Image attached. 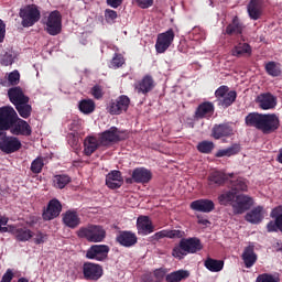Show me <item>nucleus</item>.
Listing matches in <instances>:
<instances>
[{
	"mask_svg": "<svg viewBox=\"0 0 282 282\" xmlns=\"http://www.w3.org/2000/svg\"><path fill=\"white\" fill-rule=\"evenodd\" d=\"M248 127H256L262 133H274L280 127L279 117L274 113L261 115L257 112L249 113L246 117Z\"/></svg>",
	"mask_w": 282,
	"mask_h": 282,
	"instance_id": "nucleus-1",
	"label": "nucleus"
},
{
	"mask_svg": "<svg viewBox=\"0 0 282 282\" xmlns=\"http://www.w3.org/2000/svg\"><path fill=\"white\" fill-rule=\"evenodd\" d=\"M78 237H84L91 243H100L107 237V231L98 225H90L86 228H80L77 232Z\"/></svg>",
	"mask_w": 282,
	"mask_h": 282,
	"instance_id": "nucleus-2",
	"label": "nucleus"
},
{
	"mask_svg": "<svg viewBox=\"0 0 282 282\" xmlns=\"http://www.w3.org/2000/svg\"><path fill=\"white\" fill-rule=\"evenodd\" d=\"M19 15L22 19L23 28H32V25L41 20V10L35 4H29L20 9Z\"/></svg>",
	"mask_w": 282,
	"mask_h": 282,
	"instance_id": "nucleus-3",
	"label": "nucleus"
},
{
	"mask_svg": "<svg viewBox=\"0 0 282 282\" xmlns=\"http://www.w3.org/2000/svg\"><path fill=\"white\" fill-rule=\"evenodd\" d=\"M46 32L51 36H56L61 34L63 30V15L58 11H52L48 17L46 18Z\"/></svg>",
	"mask_w": 282,
	"mask_h": 282,
	"instance_id": "nucleus-4",
	"label": "nucleus"
},
{
	"mask_svg": "<svg viewBox=\"0 0 282 282\" xmlns=\"http://www.w3.org/2000/svg\"><path fill=\"white\" fill-rule=\"evenodd\" d=\"M17 110L10 106H4L0 108V131H9L10 127L14 124L17 120Z\"/></svg>",
	"mask_w": 282,
	"mask_h": 282,
	"instance_id": "nucleus-5",
	"label": "nucleus"
},
{
	"mask_svg": "<svg viewBox=\"0 0 282 282\" xmlns=\"http://www.w3.org/2000/svg\"><path fill=\"white\" fill-rule=\"evenodd\" d=\"M98 135L102 147H111V144H116V142L124 140V132H121L116 127H111Z\"/></svg>",
	"mask_w": 282,
	"mask_h": 282,
	"instance_id": "nucleus-6",
	"label": "nucleus"
},
{
	"mask_svg": "<svg viewBox=\"0 0 282 282\" xmlns=\"http://www.w3.org/2000/svg\"><path fill=\"white\" fill-rule=\"evenodd\" d=\"M173 41H175V32H173V29L159 34L155 43L156 54H164V52L173 45Z\"/></svg>",
	"mask_w": 282,
	"mask_h": 282,
	"instance_id": "nucleus-7",
	"label": "nucleus"
},
{
	"mask_svg": "<svg viewBox=\"0 0 282 282\" xmlns=\"http://www.w3.org/2000/svg\"><path fill=\"white\" fill-rule=\"evenodd\" d=\"M215 96L221 107H230L237 99V93L229 90L228 86H220L216 91Z\"/></svg>",
	"mask_w": 282,
	"mask_h": 282,
	"instance_id": "nucleus-8",
	"label": "nucleus"
},
{
	"mask_svg": "<svg viewBox=\"0 0 282 282\" xmlns=\"http://www.w3.org/2000/svg\"><path fill=\"white\" fill-rule=\"evenodd\" d=\"M253 205L254 200L252 199V197L246 194L237 195L235 203H232L234 213L236 215H243V213L246 210H250Z\"/></svg>",
	"mask_w": 282,
	"mask_h": 282,
	"instance_id": "nucleus-9",
	"label": "nucleus"
},
{
	"mask_svg": "<svg viewBox=\"0 0 282 282\" xmlns=\"http://www.w3.org/2000/svg\"><path fill=\"white\" fill-rule=\"evenodd\" d=\"M129 104H130L129 97L122 95L116 100H112L109 102L108 111L112 116H120L122 111H127V109H129Z\"/></svg>",
	"mask_w": 282,
	"mask_h": 282,
	"instance_id": "nucleus-10",
	"label": "nucleus"
},
{
	"mask_svg": "<svg viewBox=\"0 0 282 282\" xmlns=\"http://www.w3.org/2000/svg\"><path fill=\"white\" fill-rule=\"evenodd\" d=\"M108 254H109V246L94 245L87 250L86 258L94 259L95 261H105Z\"/></svg>",
	"mask_w": 282,
	"mask_h": 282,
	"instance_id": "nucleus-11",
	"label": "nucleus"
},
{
	"mask_svg": "<svg viewBox=\"0 0 282 282\" xmlns=\"http://www.w3.org/2000/svg\"><path fill=\"white\" fill-rule=\"evenodd\" d=\"M9 131L12 133V135H32V127H30L28 121L19 118V115L17 116Z\"/></svg>",
	"mask_w": 282,
	"mask_h": 282,
	"instance_id": "nucleus-12",
	"label": "nucleus"
},
{
	"mask_svg": "<svg viewBox=\"0 0 282 282\" xmlns=\"http://www.w3.org/2000/svg\"><path fill=\"white\" fill-rule=\"evenodd\" d=\"M84 278L87 281H98L102 276V267L100 264L86 262L83 265Z\"/></svg>",
	"mask_w": 282,
	"mask_h": 282,
	"instance_id": "nucleus-13",
	"label": "nucleus"
},
{
	"mask_svg": "<svg viewBox=\"0 0 282 282\" xmlns=\"http://www.w3.org/2000/svg\"><path fill=\"white\" fill-rule=\"evenodd\" d=\"M21 149V141L15 137H4L0 140V151L10 154Z\"/></svg>",
	"mask_w": 282,
	"mask_h": 282,
	"instance_id": "nucleus-14",
	"label": "nucleus"
},
{
	"mask_svg": "<svg viewBox=\"0 0 282 282\" xmlns=\"http://www.w3.org/2000/svg\"><path fill=\"white\" fill-rule=\"evenodd\" d=\"M256 102L260 109H263L264 111H268L270 109H274L276 107V97L270 93L260 94Z\"/></svg>",
	"mask_w": 282,
	"mask_h": 282,
	"instance_id": "nucleus-15",
	"label": "nucleus"
},
{
	"mask_svg": "<svg viewBox=\"0 0 282 282\" xmlns=\"http://www.w3.org/2000/svg\"><path fill=\"white\" fill-rule=\"evenodd\" d=\"M61 210H63L61 202H58V199H52L43 213V219H45V221H52V219H56V217L61 215Z\"/></svg>",
	"mask_w": 282,
	"mask_h": 282,
	"instance_id": "nucleus-16",
	"label": "nucleus"
},
{
	"mask_svg": "<svg viewBox=\"0 0 282 282\" xmlns=\"http://www.w3.org/2000/svg\"><path fill=\"white\" fill-rule=\"evenodd\" d=\"M102 147V143L100 141V137L96 135H88L84 140V153L85 155H93Z\"/></svg>",
	"mask_w": 282,
	"mask_h": 282,
	"instance_id": "nucleus-17",
	"label": "nucleus"
},
{
	"mask_svg": "<svg viewBox=\"0 0 282 282\" xmlns=\"http://www.w3.org/2000/svg\"><path fill=\"white\" fill-rule=\"evenodd\" d=\"M247 12L252 21H259L263 14V0H250Z\"/></svg>",
	"mask_w": 282,
	"mask_h": 282,
	"instance_id": "nucleus-18",
	"label": "nucleus"
},
{
	"mask_svg": "<svg viewBox=\"0 0 282 282\" xmlns=\"http://www.w3.org/2000/svg\"><path fill=\"white\" fill-rule=\"evenodd\" d=\"M137 230L139 235H151L153 230H155V227H153V223L149 218V216H140L137 219Z\"/></svg>",
	"mask_w": 282,
	"mask_h": 282,
	"instance_id": "nucleus-19",
	"label": "nucleus"
},
{
	"mask_svg": "<svg viewBox=\"0 0 282 282\" xmlns=\"http://www.w3.org/2000/svg\"><path fill=\"white\" fill-rule=\"evenodd\" d=\"M8 96L10 102L17 107L18 105H21L22 102H30V98L23 94V90L19 87H13L8 90Z\"/></svg>",
	"mask_w": 282,
	"mask_h": 282,
	"instance_id": "nucleus-20",
	"label": "nucleus"
},
{
	"mask_svg": "<svg viewBox=\"0 0 282 282\" xmlns=\"http://www.w3.org/2000/svg\"><path fill=\"white\" fill-rule=\"evenodd\" d=\"M191 208L197 213H213L215 203L210 199H198L191 203Z\"/></svg>",
	"mask_w": 282,
	"mask_h": 282,
	"instance_id": "nucleus-21",
	"label": "nucleus"
},
{
	"mask_svg": "<svg viewBox=\"0 0 282 282\" xmlns=\"http://www.w3.org/2000/svg\"><path fill=\"white\" fill-rule=\"evenodd\" d=\"M122 184H123V180L120 171H116V170L111 171L106 176V185L108 186V188H120Z\"/></svg>",
	"mask_w": 282,
	"mask_h": 282,
	"instance_id": "nucleus-22",
	"label": "nucleus"
},
{
	"mask_svg": "<svg viewBox=\"0 0 282 282\" xmlns=\"http://www.w3.org/2000/svg\"><path fill=\"white\" fill-rule=\"evenodd\" d=\"M151 171L144 169V167H139L135 169L132 172V180L133 182H137L138 184H147L151 182Z\"/></svg>",
	"mask_w": 282,
	"mask_h": 282,
	"instance_id": "nucleus-23",
	"label": "nucleus"
},
{
	"mask_svg": "<svg viewBox=\"0 0 282 282\" xmlns=\"http://www.w3.org/2000/svg\"><path fill=\"white\" fill-rule=\"evenodd\" d=\"M11 228H13V230H9V232L14 235L18 241H30V239L34 237V234H32V230L25 227H14L11 225Z\"/></svg>",
	"mask_w": 282,
	"mask_h": 282,
	"instance_id": "nucleus-24",
	"label": "nucleus"
},
{
	"mask_svg": "<svg viewBox=\"0 0 282 282\" xmlns=\"http://www.w3.org/2000/svg\"><path fill=\"white\" fill-rule=\"evenodd\" d=\"M264 217L265 212L263 210V207L258 206L253 208L251 212L247 213L246 221H249V224H261Z\"/></svg>",
	"mask_w": 282,
	"mask_h": 282,
	"instance_id": "nucleus-25",
	"label": "nucleus"
},
{
	"mask_svg": "<svg viewBox=\"0 0 282 282\" xmlns=\"http://www.w3.org/2000/svg\"><path fill=\"white\" fill-rule=\"evenodd\" d=\"M182 239L184 231L181 230H161L152 236L153 241H160V239Z\"/></svg>",
	"mask_w": 282,
	"mask_h": 282,
	"instance_id": "nucleus-26",
	"label": "nucleus"
},
{
	"mask_svg": "<svg viewBox=\"0 0 282 282\" xmlns=\"http://www.w3.org/2000/svg\"><path fill=\"white\" fill-rule=\"evenodd\" d=\"M242 261L246 268H252L257 263V253H254V246L250 245L245 248L242 252Z\"/></svg>",
	"mask_w": 282,
	"mask_h": 282,
	"instance_id": "nucleus-27",
	"label": "nucleus"
},
{
	"mask_svg": "<svg viewBox=\"0 0 282 282\" xmlns=\"http://www.w3.org/2000/svg\"><path fill=\"white\" fill-rule=\"evenodd\" d=\"M153 87H155V82H153V77L149 75L135 84V89L139 94H149Z\"/></svg>",
	"mask_w": 282,
	"mask_h": 282,
	"instance_id": "nucleus-28",
	"label": "nucleus"
},
{
	"mask_svg": "<svg viewBox=\"0 0 282 282\" xmlns=\"http://www.w3.org/2000/svg\"><path fill=\"white\" fill-rule=\"evenodd\" d=\"M182 246L185 247L187 254H195V252H199L202 250V242L197 238H188L182 239Z\"/></svg>",
	"mask_w": 282,
	"mask_h": 282,
	"instance_id": "nucleus-29",
	"label": "nucleus"
},
{
	"mask_svg": "<svg viewBox=\"0 0 282 282\" xmlns=\"http://www.w3.org/2000/svg\"><path fill=\"white\" fill-rule=\"evenodd\" d=\"M117 241L126 248H131V246H135V243H138V237L132 232L123 231L117 237Z\"/></svg>",
	"mask_w": 282,
	"mask_h": 282,
	"instance_id": "nucleus-30",
	"label": "nucleus"
},
{
	"mask_svg": "<svg viewBox=\"0 0 282 282\" xmlns=\"http://www.w3.org/2000/svg\"><path fill=\"white\" fill-rule=\"evenodd\" d=\"M63 221L68 228H78L80 226V217L76 212H66L63 216Z\"/></svg>",
	"mask_w": 282,
	"mask_h": 282,
	"instance_id": "nucleus-31",
	"label": "nucleus"
},
{
	"mask_svg": "<svg viewBox=\"0 0 282 282\" xmlns=\"http://www.w3.org/2000/svg\"><path fill=\"white\" fill-rule=\"evenodd\" d=\"M226 180H232V174H226L224 172L214 171L209 174L208 182L209 184H216L217 186H221Z\"/></svg>",
	"mask_w": 282,
	"mask_h": 282,
	"instance_id": "nucleus-32",
	"label": "nucleus"
},
{
	"mask_svg": "<svg viewBox=\"0 0 282 282\" xmlns=\"http://www.w3.org/2000/svg\"><path fill=\"white\" fill-rule=\"evenodd\" d=\"M228 135H232V128H230V126L219 124L213 128V138H215V140H219Z\"/></svg>",
	"mask_w": 282,
	"mask_h": 282,
	"instance_id": "nucleus-33",
	"label": "nucleus"
},
{
	"mask_svg": "<svg viewBox=\"0 0 282 282\" xmlns=\"http://www.w3.org/2000/svg\"><path fill=\"white\" fill-rule=\"evenodd\" d=\"M236 199H237V192H234L232 189L226 191L218 196V202H219V204H221V206H228V204H230V206H232V204H235Z\"/></svg>",
	"mask_w": 282,
	"mask_h": 282,
	"instance_id": "nucleus-34",
	"label": "nucleus"
},
{
	"mask_svg": "<svg viewBox=\"0 0 282 282\" xmlns=\"http://www.w3.org/2000/svg\"><path fill=\"white\" fill-rule=\"evenodd\" d=\"M167 270L164 271V269H156L153 273H147L142 278V282H158L162 281L164 276H166Z\"/></svg>",
	"mask_w": 282,
	"mask_h": 282,
	"instance_id": "nucleus-35",
	"label": "nucleus"
},
{
	"mask_svg": "<svg viewBox=\"0 0 282 282\" xmlns=\"http://www.w3.org/2000/svg\"><path fill=\"white\" fill-rule=\"evenodd\" d=\"M213 104L210 102H203L198 106L196 110V118H210L214 111Z\"/></svg>",
	"mask_w": 282,
	"mask_h": 282,
	"instance_id": "nucleus-36",
	"label": "nucleus"
},
{
	"mask_svg": "<svg viewBox=\"0 0 282 282\" xmlns=\"http://www.w3.org/2000/svg\"><path fill=\"white\" fill-rule=\"evenodd\" d=\"M188 276H191V272H188L186 270H178V271L167 274L166 281L167 282H180V281H184V279H188Z\"/></svg>",
	"mask_w": 282,
	"mask_h": 282,
	"instance_id": "nucleus-37",
	"label": "nucleus"
},
{
	"mask_svg": "<svg viewBox=\"0 0 282 282\" xmlns=\"http://www.w3.org/2000/svg\"><path fill=\"white\" fill-rule=\"evenodd\" d=\"M239 151H241L239 144H234L229 148L218 150L216 153V158H230L231 155H237Z\"/></svg>",
	"mask_w": 282,
	"mask_h": 282,
	"instance_id": "nucleus-38",
	"label": "nucleus"
},
{
	"mask_svg": "<svg viewBox=\"0 0 282 282\" xmlns=\"http://www.w3.org/2000/svg\"><path fill=\"white\" fill-rule=\"evenodd\" d=\"M205 268H207L209 272H221V270H224V261L209 258L205 261Z\"/></svg>",
	"mask_w": 282,
	"mask_h": 282,
	"instance_id": "nucleus-39",
	"label": "nucleus"
},
{
	"mask_svg": "<svg viewBox=\"0 0 282 282\" xmlns=\"http://www.w3.org/2000/svg\"><path fill=\"white\" fill-rule=\"evenodd\" d=\"M243 54H252V48L248 45V43H239L232 50L234 56H243Z\"/></svg>",
	"mask_w": 282,
	"mask_h": 282,
	"instance_id": "nucleus-40",
	"label": "nucleus"
},
{
	"mask_svg": "<svg viewBox=\"0 0 282 282\" xmlns=\"http://www.w3.org/2000/svg\"><path fill=\"white\" fill-rule=\"evenodd\" d=\"M69 182H72V178L65 174L55 175L53 177V186H55V188H65Z\"/></svg>",
	"mask_w": 282,
	"mask_h": 282,
	"instance_id": "nucleus-41",
	"label": "nucleus"
},
{
	"mask_svg": "<svg viewBox=\"0 0 282 282\" xmlns=\"http://www.w3.org/2000/svg\"><path fill=\"white\" fill-rule=\"evenodd\" d=\"M15 109L21 118L28 119L32 116V106L28 102L18 104Z\"/></svg>",
	"mask_w": 282,
	"mask_h": 282,
	"instance_id": "nucleus-42",
	"label": "nucleus"
},
{
	"mask_svg": "<svg viewBox=\"0 0 282 282\" xmlns=\"http://www.w3.org/2000/svg\"><path fill=\"white\" fill-rule=\"evenodd\" d=\"M243 25L239 23V19L235 18L232 23L227 26L226 34H241Z\"/></svg>",
	"mask_w": 282,
	"mask_h": 282,
	"instance_id": "nucleus-43",
	"label": "nucleus"
},
{
	"mask_svg": "<svg viewBox=\"0 0 282 282\" xmlns=\"http://www.w3.org/2000/svg\"><path fill=\"white\" fill-rule=\"evenodd\" d=\"M265 72L267 74H269V76H280L281 75V64L276 63V62H269L265 65Z\"/></svg>",
	"mask_w": 282,
	"mask_h": 282,
	"instance_id": "nucleus-44",
	"label": "nucleus"
},
{
	"mask_svg": "<svg viewBox=\"0 0 282 282\" xmlns=\"http://www.w3.org/2000/svg\"><path fill=\"white\" fill-rule=\"evenodd\" d=\"M94 109H96V104L91 99H84L79 102L82 113H93Z\"/></svg>",
	"mask_w": 282,
	"mask_h": 282,
	"instance_id": "nucleus-45",
	"label": "nucleus"
},
{
	"mask_svg": "<svg viewBox=\"0 0 282 282\" xmlns=\"http://www.w3.org/2000/svg\"><path fill=\"white\" fill-rule=\"evenodd\" d=\"M231 182V191L234 193H237L239 191L246 192L248 191V183L243 178H237L236 181H230Z\"/></svg>",
	"mask_w": 282,
	"mask_h": 282,
	"instance_id": "nucleus-46",
	"label": "nucleus"
},
{
	"mask_svg": "<svg viewBox=\"0 0 282 282\" xmlns=\"http://www.w3.org/2000/svg\"><path fill=\"white\" fill-rule=\"evenodd\" d=\"M172 254L173 257H175V259H184V257L188 254V251H186V247L182 246V240L178 246L174 247Z\"/></svg>",
	"mask_w": 282,
	"mask_h": 282,
	"instance_id": "nucleus-47",
	"label": "nucleus"
},
{
	"mask_svg": "<svg viewBox=\"0 0 282 282\" xmlns=\"http://www.w3.org/2000/svg\"><path fill=\"white\" fill-rule=\"evenodd\" d=\"M199 153H210L215 149V143L213 141H202L197 144Z\"/></svg>",
	"mask_w": 282,
	"mask_h": 282,
	"instance_id": "nucleus-48",
	"label": "nucleus"
},
{
	"mask_svg": "<svg viewBox=\"0 0 282 282\" xmlns=\"http://www.w3.org/2000/svg\"><path fill=\"white\" fill-rule=\"evenodd\" d=\"M282 207H276L271 212V217H276L278 230L282 232Z\"/></svg>",
	"mask_w": 282,
	"mask_h": 282,
	"instance_id": "nucleus-49",
	"label": "nucleus"
},
{
	"mask_svg": "<svg viewBox=\"0 0 282 282\" xmlns=\"http://www.w3.org/2000/svg\"><path fill=\"white\" fill-rule=\"evenodd\" d=\"M45 163L43 162V159L37 158L31 163V171L32 173L39 174L41 171H43V166Z\"/></svg>",
	"mask_w": 282,
	"mask_h": 282,
	"instance_id": "nucleus-50",
	"label": "nucleus"
},
{
	"mask_svg": "<svg viewBox=\"0 0 282 282\" xmlns=\"http://www.w3.org/2000/svg\"><path fill=\"white\" fill-rule=\"evenodd\" d=\"M256 282H279V276L270 273H262L256 279Z\"/></svg>",
	"mask_w": 282,
	"mask_h": 282,
	"instance_id": "nucleus-51",
	"label": "nucleus"
},
{
	"mask_svg": "<svg viewBox=\"0 0 282 282\" xmlns=\"http://www.w3.org/2000/svg\"><path fill=\"white\" fill-rule=\"evenodd\" d=\"M122 65H124V57H122V55H116L111 61L110 67L118 69V67H122Z\"/></svg>",
	"mask_w": 282,
	"mask_h": 282,
	"instance_id": "nucleus-52",
	"label": "nucleus"
},
{
	"mask_svg": "<svg viewBox=\"0 0 282 282\" xmlns=\"http://www.w3.org/2000/svg\"><path fill=\"white\" fill-rule=\"evenodd\" d=\"M10 230H13V228L12 225H8V217H0V232H10Z\"/></svg>",
	"mask_w": 282,
	"mask_h": 282,
	"instance_id": "nucleus-53",
	"label": "nucleus"
},
{
	"mask_svg": "<svg viewBox=\"0 0 282 282\" xmlns=\"http://www.w3.org/2000/svg\"><path fill=\"white\" fill-rule=\"evenodd\" d=\"M1 65H4V67H8V65H12L14 63V57L10 53H6L1 56L0 59Z\"/></svg>",
	"mask_w": 282,
	"mask_h": 282,
	"instance_id": "nucleus-54",
	"label": "nucleus"
},
{
	"mask_svg": "<svg viewBox=\"0 0 282 282\" xmlns=\"http://www.w3.org/2000/svg\"><path fill=\"white\" fill-rule=\"evenodd\" d=\"M33 241H34V243H36L37 246L41 245V243H45V241H47V235L37 231V232L34 235Z\"/></svg>",
	"mask_w": 282,
	"mask_h": 282,
	"instance_id": "nucleus-55",
	"label": "nucleus"
},
{
	"mask_svg": "<svg viewBox=\"0 0 282 282\" xmlns=\"http://www.w3.org/2000/svg\"><path fill=\"white\" fill-rule=\"evenodd\" d=\"M20 78H21V75L18 73V70H13L8 75V80L10 85H17Z\"/></svg>",
	"mask_w": 282,
	"mask_h": 282,
	"instance_id": "nucleus-56",
	"label": "nucleus"
},
{
	"mask_svg": "<svg viewBox=\"0 0 282 282\" xmlns=\"http://www.w3.org/2000/svg\"><path fill=\"white\" fill-rule=\"evenodd\" d=\"M106 21H116L118 19V13L113 10L107 9L105 11Z\"/></svg>",
	"mask_w": 282,
	"mask_h": 282,
	"instance_id": "nucleus-57",
	"label": "nucleus"
},
{
	"mask_svg": "<svg viewBox=\"0 0 282 282\" xmlns=\"http://www.w3.org/2000/svg\"><path fill=\"white\" fill-rule=\"evenodd\" d=\"M91 94L94 98L100 99L102 98V88H100V86H94L91 89Z\"/></svg>",
	"mask_w": 282,
	"mask_h": 282,
	"instance_id": "nucleus-58",
	"label": "nucleus"
},
{
	"mask_svg": "<svg viewBox=\"0 0 282 282\" xmlns=\"http://www.w3.org/2000/svg\"><path fill=\"white\" fill-rule=\"evenodd\" d=\"M139 8H151L153 6V0H135Z\"/></svg>",
	"mask_w": 282,
	"mask_h": 282,
	"instance_id": "nucleus-59",
	"label": "nucleus"
},
{
	"mask_svg": "<svg viewBox=\"0 0 282 282\" xmlns=\"http://www.w3.org/2000/svg\"><path fill=\"white\" fill-rule=\"evenodd\" d=\"M14 276V273L10 269L7 270V272L3 274L1 282H12V279Z\"/></svg>",
	"mask_w": 282,
	"mask_h": 282,
	"instance_id": "nucleus-60",
	"label": "nucleus"
},
{
	"mask_svg": "<svg viewBox=\"0 0 282 282\" xmlns=\"http://www.w3.org/2000/svg\"><path fill=\"white\" fill-rule=\"evenodd\" d=\"M273 219H275V221H270L267 225V228H268L269 232H276V230L279 229V226L276 225V217H273Z\"/></svg>",
	"mask_w": 282,
	"mask_h": 282,
	"instance_id": "nucleus-61",
	"label": "nucleus"
},
{
	"mask_svg": "<svg viewBox=\"0 0 282 282\" xmlns=\"http://www.w3.org/2000/svg\"><path fill=\"white\" fill-rule=\"evenodd\" d=\"M3 39H6V23L0 20V43H3Z\"/></svg>",
	"mask_w": 282,
	"mask_h": 282,
	"instance_id": "nucleus-62",
	"label": "nucleus"
},
{
	"mask_svg": "<svg viewBox=\"0 0 282 282\" xmlns=\"http://www.w3.org/2000/svg\"><path fill=\"white\" fill-rule=\"evenodd\" d=\"M123 1L124 0H107V3L110 6V8H120Z\"/></svg>",
	"mask_w": 282,
	"mask_h": 282,
	"instance_id": "nucleus-63",
	"label": "nucleus"
},
{
	"mask_svg": "<svg viewBox=\"0 0 282 282\" xmlns=\"http://www.w3.org/2000/svg\"><path fill=\"white\" fill-rule=\"evenodd\" d=\"M198 224L200 226H208V224H210V221H208V219L204 218V217H199L198 216Z\"/></svg>",
	"mask_w": 282,
	"mask_h": 282,
	"instance_id": "nucleus-64",
	"label": "nucleus"
}]
</instances>
